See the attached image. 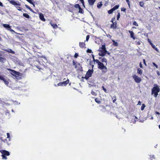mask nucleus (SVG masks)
<instances>
[{
  "instance_id": "nucleus-50",
  "label": "nucleus",
  "mask_w": 160,
  "mask_h": 160,
  "mask_svg": "<svg viewBox=\"0 0 160 160\" xmlns=\"http://www.w3.org/2000/svg\"><path fill=\"white\" fill-rule=\"evenodd\" d=\"M7 138H9L10 136H9V134L8 133H7Z\"/></svg>"
},
{
  "instance_id": "nucleus-17",
  "label": "nucleus",
  "mask_w": 160,
  "mask_h": 160,
  "mask_svg": "<svg viewBox=\"0 0 160 160\" xmlns=\"http://www.w3.org/2000/svg\"><path fill=\"white\" fill-rule=\"evenodd\" d=\"M23 16L27 18H30L29 16L27 13H23Z\"/></svg>"
},
{
  "instance_id": "nucleus-6",
  "label": "nucleus",
  "mask_w": 160,
  "mask_h": 160,
  "mask_svg": "<svg viewBox=\"0 0 160 160\" xmlns=\"http://www.w3.org/2000/svg\"><path fill=\"white\" fill-rule=\"evenodd\" d=\"M98 68L100 69H107V67L104 65L101 62H100L98 64Z\"/></svg>"
},
{
  "instance_id": "nucleus-11",
  "label": "nucleus",
  "mask_w": 160,
  "mask_h": 160,
  "mask_svg": "<svg viewBox=\"0 0 160 160\" xmlns=\"http://www.w3.org/2000/svg\"><path fill=\"white\" fill-rule=\"evenodd\" d=\"M95 0H88V2L90 5H92L94 3Z\"/></svg>"
},
{
  "instance_id": "nucleus-19",
  "label": "nucleus",
  "mask_w": 160,
  "mask_h": 160,
  "mask_svg": "<svg viewBox=\"0 0 160 160\" xmlns=\"http://www.w3.org/2000/svg\"><path fill=\"white\" fill-rule=\"evenodd\" d=\"M116 28V25L114 23H113L111 25V28Z\"/></svg>"
},
{
  "instance_id": "nucleus-42",
  "label": "nucleus",
  "mask_w": 160,
  "mask_h": 160,
  "mask_svg": "<svg viewBox=\"0 0 160 160\" xmlns=\"http://www.w3.org/2000/svg\"><path fill=\"white\" fill-rule=\"evenodd\" d=\"M102 88H103V89L104 91L105 92H107V90L104 88L103 86L102 87Z\"/></svg>"
},
{
  "instance_id": "nucleus-20",
  "label": "nucleus",
  "mask_w": 160,
  "mask_h": 160,
  "mask_svg": "<svg viewBox=\"0 0 160 160\" xmlns=\"http://www.w3.org/2000/svg\"><path fill=\"white\" fill-rule=\"evenodd\" d=\"M151 45L152 46V47L153 48H154V49H155L156 51H158V49H157V48H156L155 47V46L154 45H153L152 43H151Z\"/></svg>"
},
{
  "instance_id": "nucleus-8",
  "label": "nucleus",
  "mask_w": 160,
  "mask_h": 160,
  "mask_svg": "<svg viewBox=\"0 0 160 160\" xmlns=\"http://www.w3.org/2000/svg\"><path fill=\"white\" fill-rule=\"evenodd\" d=\"M2 154L6 156H9L10 155L9 152L7 151L3 150L2 152Z\"/></svg>"
},
{
  "instance_id": "nucleus-18",
  "label": "nucleus",
  "mask_w": 160,
  "mask_h": 160,
  "mask_svg": "<svg viewBox=\"0 0 160 160\" xmlns=\"http://www.w3.org/2000/svg\"><path fill=\"white\" fill-rule=\"evenodd\" d=\"M102 4L101 2H99L98 3L97 5V7L98 8H100L102 6Z\"/></svg>"
},
{
  "instance_id": "nucleus-52",
  "label": "nucleus",
  "mask_w": 160,
  "mask_h": 160,
  "mask_svg": "<svg viewBox=\"0 0 160 160\" xmlns=\"http://www.w3.org/2000/svg\"><path fill=\"white\" fill-rule=\"evenodd\" d=\"M0 6L3 7V4L2 2H0Z\"/></svg>"
},
{
  "instance_id": "nucleus-47",
  "label": "nucleus",
  "mask_w": 160,
  "mask_h": 160,
  "mask_svg": "<svg viewBox=\"0 0 160 160\" xmlns=\"http://www.w3.org/2000/svg\"><path fill=\"white\" fill-rule=\"evenodd\" d=\"M126 0V2L128 3V6H130V2H129V0Z\"/></svg>"
},
{
  "instance_id": "nucleus-43",
  "label": "nucleus",
  "mask_w": 160,
  "mask_h": 160,
  "mask_svg": "<svg viewBox=\"0 0 160 160\" xmlns=\"http://www.w3.org/2000/svg\"><path fill=\"white\" fill-rule=\"evenodd\" d=\"M132 122L133 123H135L136 122V120L134 119H132Z\"/></svg>"
},
{
  "instance_id": "nucleus-39",
  "label": "nucleus",
  "mask_w": 160,
  "mask_h": 160,
  "mask_svg": "<svg viewBox=\"0 0 160 160\" xmlns=\"http://www.w3.org/2000/svg\"><path fill=\"white\" fill-rule=\"evenodd\" d=\"M126 10V9L124 8H121V11H122L125 12Z\"/></svg>"
},
{
  "instance_id": "nucleus-45",
  "label": "nucleus",
  "mask_w": 160,
  "mask_h": 160,
  "mask_svg": "<svg viewBox=\"0 0 160 160\" xmlns=\"http://www.w3.org/2000/svg\"><path fill=\"white\" fill-rule=\"evenodd\" d=\"M119 5H117L115 6L114 7V8H116V9H118L119 8Z\"/></svg>"
},
{
  "instance_id": "nucleus-61",
  "label": "nucleus",
  "mask_w": 160,
  "mask_h": 160,
  "mask_svg": "<svg viewBox=\"0 0 160 160\" xmlns=\"http://www.w3.org/2000/svg\"><path fill=\"white\" fill-rule=\"evenodd\" d=\"M134 117H135V119H137V118L136 117V116H133V118H134Z\"/></svg>"
},
{
  "instance_id": "nucleus-9",
  "label": "nucleus",
  "mask_w": 160,
  "mask_h": 160,
  "mask_svg": "<svg viewBox=\"0 0 160 160\" xmlns=\"http://www.w3.org/2000/svg\"><path fill=\"white\" fill-rule=\"evenodd\" d=\"M10 2L11 4H13L14 5H20V4L18 3L17 2L13 0L10 1Z\"/></svg>"
},
{
  "instance_id": "nucleus-21",
  "label": "nucleus",
  "mask_w": 160,
  "mask_h": 160,
  "mask_svg": "<svg viewBox=\"0 0 160 160\" xmlns=\"http://www.w3.org/2000/svg\"><path fill=\"white\" fill-rule=\"evenodd\" d=\"M112 42H113V45L115 46H118V43L117 42H116L114 40H113Z\"/></svg>"
},
{
  "instance_id": "nucleus-13",
  "label": "nucleus",
  "mask_w": 160,
  "mask_h": 160,
  "mask_svg": "<svg viewBox=\"0 0 160 160\" xmlns=\"http://www.w3.org/2000/svg\"><path fill=\"white\" fill-rule=\"evenodd\" d=\"M12 73H11L13 75V74H15L16 75H19V73L17 72H16L14 70H12Z\"/></svg>"
},
{
  "instance_id": "nucleus-57",
  "label": "nucleus",
  "mask_w": 160,
  "mask_h": 160,
  "mask_svg": "<svg viewBox=\"0 0 160 160\" xmlns=\"http://www.w3.org/2000/svg\"><path fill=\"white\" fill-rule=\"evenodd\" d=\"M80 0L81 1L82 4L83 5V4H84L83 0Z\"/></svg>"
},
{
  "instance_id": "nucleus-25",
  "label": "nucleus",
  "mask_w": 160,
  "mask_h": 160,
  "mask_svg": "<svg viewBox=\"0 0 160 160\" xmlns=\"http://www.w3.org/2000/svg\"><path fill=\"white\" fill-rule=\"evenodd\" d=\"M79 12L81 13H83V10L80 7L79 8Z\"/></svg>"
},
{
  "instance_id": "nucleus-34",
  "label": "nucleus",
  "mask_w": 160,
  "mask_h": 160,
  "mask_svg": "<svg viewBox=\"0 0 160 160\" xmlns=\"http://www.w3.org/2000/svg\"><path fill=\"white\" fill-rule=\"evenodd\" d=\"M140 5L141 7H142L144 5V3L142 2H140Z\"/></svg>"
},
{
  "instance_id": "nucleus-49",
  "label": "nucleus",
  "mask_w": 160,
  "mask_h": 160,
  "mask_svg": "<svg viewBox=\"0 0 160 160\" xmlns=\"http://www.w3.org/2000/svg\"><path fill=\"white\" fill-rule=\"evenodd\" d=\"M78 56V54L77 53H75L74 55V57L75 58H77Z\"/></svg>"
},
{
  "instance_id": "nucleus-58",
  "label": "nucleus",
  "mask_w": 160,
  "mask_h": 160,
  "mask_svg": "<svg viewBox=\"0 0 160 160\" xmlns=\"http://www.w3.org/2000/svg\"><path fill=\"white\" fill-rule=\"evenodd\" d=\"M138 105H141V102L140 101H139L138 102Z\"/></svg>"
},
{
  "instance_id": "nucleus-62",
  "label": "nucleus",
  "mask_w": 160,
  "mask_h": 160,
  "mask_svg": "<svg viewBox=\"0 0 160 160\" xmlns=\"http://www.w3.org/2000/svg\"><path fill=\"white\" fill-rule=\"evenodd\" d=\"M33 6H34V7H35V5L34 4L33 2H32V4Z\"/></svg>"
},
{
  "instance_id": "nucleus-30",
  "label": "nucleus",
  "mask_w": 160,
  "mask_h": 160,
  "mask_svg": "<svg viewBox=\"0 0 160 160\" xmlns=\"http://www.w3.org/2000/svg\"><path fill=\"white\" fill-rule=\"evenodd\" d=\"M113 12V11L112 9L110 10H109L108 11V12L109 14H111V13H112Z\"/></svg>"
},
{
  "instance_id": "nucleus-40",
  "label": "nucleus",
  "mask_w": 160,
  "mask_h": 160,
  "mask_svg": "<svg viewBox=\"0 0 160 160\" xmlns=\"http://www.w3.org/2000/svg\"><path fill=\"white\" fill-rule=\"evenodd\" d=\"M112 99H113V102H115L116 101V97L112 98Z\"/></svg>"
},
{
  "instance_id": "nucleus-10",
  "label": "nucleus",
  "mask_w": 160,
  "mask_h": 160,
  "mask_svg": "<svg viewBox=\"0 0 160 160\" xmlns=\"http://www.w3.org/2000/svg\"><path fill=\"white\" fill-rule=\"evenodd\" d=\"M129 32L130 34L131 37L133 39H135V37L134 36V33L132 32V31H129Z\"/></svg>"
},
{
  "instance_id": "nucleus-14",
  "label": "nucleus",
  "mask_w": 160,
  "mask_h": 160,
  "mask_svg": "<svg viewBox=\"0 0 160 160\" xmlns=\"http://www.w3.org/2000/svg\"><path fill=\"white\" fill-rule=\"evenodd\" d=\"M69 82V80H68L65 81L63 82L62 83V85H64V86H66Z\"/></svg>"
},
{
  "instance_id": "nucleus-63",
  "label": "nucleus",
  "mask_w": 160,
  "mask_h": 160,
  "mask_svg": "<svg viewBox=\"0 0 160 160\" xmlns=\"http://www.w3.org/2000/svg\"><path fill=\"white\" fill-rule=\"evenodd\" d=\"M94 93H95V92H92V94H94Z\"/></svg>"
},
{
  "instance_id": "nucleus-35",
  "label": "nucleus",
  "mask_w": 160,
  "mask_h": 160,
  "mask_svg": "<svg viewBox=\"0 0 160 160\" xmlns=\"http://www.w3.org/2000/svg\"><path fill=\"white\" fill-rule=\"evenodd\" d=\"M152 64H153V65L155 66L156 68H158V66H157V65L154 62H152Z\"/></svg>"
},
{
  "instance_id": "nucleus-46",
  "label": "nucleus",
  "mask_w": 160,
  "mask_h": 160,
  "mask_svg": "<svg viewBox=\"0 0 160 160\" xmlns=\"http://www.w3.org/2000/svg\"><path fill=\"white\" fill-rule=\"evenodd\" d=\"M89 38V35H87L86 37V40L87 41Z\"/></svg>"
},
{
  "instance_id": "nucleus-28",
  "label": "nucleus",
  "mask_w": 160,
  "mask_h": 160,
  "mask_svg": "<svg viewBox=\"0 0 160 160\" xmlns=\"http://www.w3.org/2000/svg\"><path fill=\"white\" fill-rule=\"evenodd\" d=\"M145 106L144 104H142V105L141 107V110L142 111L144 109V108L145 107Z\"/></svg>"
},
{
  "instance_id": "nucleus-16",
  "label": "nucleus",
  "mask_w": 160,
  "mask_h": 160,
  "mask_svg": "<svg viewBox=\"0 0 160 160\" xmlns=\"http://www.w3.org/2000/svg\"><path fill=\"white\" fill-rule=\"evenodd\" d=\"M137 73L139 74H142V71L141 69L140 68H138V69L137 70Z\"/></svg>"
},
{
  "instance_id": "nucleus-36",
  "label": "nucleus",
  "mask_w": 160,
  "mask_h": 160,
  "mask_svg": "<svg viewBox=\"0 0 160 160\" xmlns=\"http://www.w3.org/2000/svg\"><path fill=\"white\" fill-rule=\"evenodd\" d=\"M133 24L134 25L136 26H138V24L135 21L133 22Z\"/></svg>"
},
{
  "instance_id": "nucleus-64",
  "label": "nucleus",
  "mask_w": 160,
  "mask_h": 160,
  "mask_svg": "<svg viewBox=\"0 0 160 160\" xmlns=\"http://www.w3.org/2000/svg\"><path fill=\"white\" fill-rule=\"evenodd\" d=\"M111 22H112L113 23V19H112V20H111Z\"/></svg>"
},
{
  "instance_id": "nucleus-54",
  "label": "nucleus",
  "mask_w": 160,
  "mask_h": 160,
  "mask_svg": "<svg viewBox=\"0 0 160 160\" xmlns=\"http://www.w3.org/2000/svg\"><path fill=\"white\" fill-rule=\"evenodd\" d=\"M155 113L156 114H158V115H159L160 114V113L158 112H157V111L155 112Z\"/></svg>"
},
{
  "instance_id": "nucleus-31",
  "label": "nucleus",
  "mask_w": 160,
  "mask_h": 160,
  "mask_svg": "<svg viewBox=\"0 0 160 160\" xmlns=\"http://www.w3.org/2000/svg\"><path fill=\"white\" fill-rule=\"evenodd\" d=\"M95 101H96V102L98 103H99L101 102L99 100H98L97 98H96L95 99Z\"/></svg>"
},
{
  "instance_id": "nucleus-33",
  "label": "nucleus",
  "mask_w": 160,
  "mask_h": 160,
  "mask_svg": "<svg viewBox=\"0 0 160 160\" xmlns=\"http://www.w3.org/2000/svg\"><path fill=\"white\" fill-rule=\"evenodd\" d=\"M3 81H4L5 84L6 85H8V84L9 82H8V81L5 80V79H4V80H3Z\"/></svg>"
},
{
  "instance_id": "nucleus-59",
  "label": "nucleus",
  "mask_w": 160,
  "mask_h": 160,
  "mask_svg": "<svg viewBox=\"0 0 160 160\" xmlns=\"http://www.w3.org/2000/svg\"><path fill=\"white\" fill-rule=\"evenodd\" d=\"M112 9L113 10V11L115 10H116V8H115L114 7V8H112Z\"/></svg>"
},
{
  "instance_id": "nucleus-26",
  "label": "nucleus",
  "mask_w": 160,
  "mask_h": 160,
  "mask_svg": "<svg viewBox=\"0 0 160 160\" xmlns=\"http://www.w3.org/2000/svg\"><path fill=\"white\" fill-rule=\"evenodd\" d=\"M25 7L28 8L32 12H34L31 9V8H30V7H29L27 5H25Z\"/></svg>"
},
{
  "instance_id": "nucleus-7",
  "label": "nucleus",
  "mask_w": 160,
  "mask_h": 160,
  "mask_svg": "<svg viewBox=\"0 0 160 160\" xmlns=\"http://www.w3.org/2000/svg\"><path fill=\"white\" fill-rule=\"evenodd\" d=\"M39 17L41 20L42 21H45V19L44 18L43 15L42 13L39 14Z\"/></svg>"
},
{
  "instance_id": "nucleus-41",
  "label": "nucleus",
  "mask_w": 160,
  "mask_h": 160,
  "mask_svg": "<svg viewBox=\"0 0 160 160\" xmlns=\"http://www.w3.org/2000/svg\"><path fill=\"white\" fill-rule=\"evenodd\" d=\"M27 1L29 2L31 4H32V0H26Z\"/></svg>"
},
{
  "instance_id": "nucleus-32",
  "label": "nucleus",
  "mask_w": 160,
  "mask_h": 160,
  "mask_svg": "<svg viewBox=\"0 0 160 160\" xmlns=\"http://www.w3.org/2000/svg\"><path fill=\"white\" fill-rule=\"evenodd\" d=\"M1 55L0 54V61L3 62L4 60V58L1 57Z\"/></svg>"
},
{
  "instance_id": "nucleus-37",
  "label": "nucleus",
  "mask_w": 160,
  "mask_h": 160,
  "mask_svg": "<svg viewBox=\"0 0 160 160\" xmlns=\"http://www.w3.org/2000/svg\"><path fill=\"white\" fill-rule=\"evenodd\" d=\"M0 79L1 80H4V78L3 77V76H0Z\"/></svg>"
},
{
  "instance_id": "nucleus-12",
  "label": "nucleus",
  "mask_w": 160,
  "mask_h": 160,
  "mask_svg": "<svg viewBox=\"0 0 160 160\" xmlns=\"http://www.w3.org/2000/svg\"><path fill=\"white\" fill-rule=\"evenodd\" d=\"M5 51L14 54L15 53L11 49H6L5 50Z\"/></svg>"
},
{
  "instance_id": "nucleus-22",
  "label": "nucleus",
  "mask_w": 160,
  "mask_h": 160,
  "mask_svg": "<svg viewBox=\"0 0 160 160\" xmlns=\"http://www.w3.org/2000/svg\"><path fill=\"white\" fill-rule=\"evenodd\" d=\"M102 62H105L106 63V65H107V60L105 58H103L102 59Z\"/></svg>"
},
{
  "instance_id": "nucleus-23",
  "label": "nucleus",
  "mask_w": 160,
  "mask_h": 160,
  "mask_svg": "<svg viewBox=\"0 0 160 160\" xmlns=\"http://www.w3.org/2000/svg\"><path fill=\"white\" fill-rule=\"evenodd\" d=\"M93 58L94 59V62H96L97 63H98V64L99 63H100V62L98 60V59H96V60H95L94 59V57L93 56Z\"/></svg>"
},
{
  "instance_id": "nucleus-44",
  "label": "nucleus",
  "mask_w": 160,
  "mask_h": 160,
  "mask_svg": "<svg viewBox=\"0 0 160 160\" xmlns=\"http://www.w3.org/2000/svg\"><path fill=\"white\" fill-rule=\"evenodd\" d=\"M120 14L119 13H118V14L117 15V20H118L119 18H120Z\"/></svg>"
},
{
  "instance_id": "nucleus-51",
  "label": "nucleus",
  "mask_w": 160,
  "mask_h": 160,
  "mask_svg": "<svg viewBox=\"0 0 160 160\" xmlns=\"http://www.w3.org/2000/svg\"><path fill=\"white\" fill-rule=\"evenodd\" d=\"M137 44L138 45H140V44H141V42H139V41L137 42Z\"/></svg>"
},
{
  "instance_id": "nucleus-29",
  "label": "nucleus",
  "mask_w": 160,
  "mask_h": 160,
  "mask_svg": "<svg viewBox=\"0 0 160 160\" xmlns=\"http://www.w3.org/2000/svg\"><path fill=\"white\" fill-rule=\"evenodd\" d=\"M74 7L76 8H79L80 7V6L79 4H76L74 5Z\"/></svg>"
},
{
  "instance_id": "nucleus-38",
  "label": "nucleus",
  "mask_w": 160,
  "mask_h": 160,
  "mask_svg": "<svg viewBox=\"0 0 160 160\" xmlns=\"http://www.w3.org/2000/svg\"><path fill=\"white\" fill-rule=\"evenodd\" d=\"M87 52L88 53H91L92 52V50L91 49H88V50L87 51Z\"/></svg>"
},
{
  "instance_id": "nucleus-5",
  "label": "nucleus",
  "mask_w": 160,
  "mask_h": 160,
  "mask_svg": "<svg viewBox=\"0 0 160 160\" xmlns=\"http://www.w3.org/2000/svg\"><path fill=\"white\" fill-rule=\"evenodd\" d=\"M3 26L5 28L7 29L8 30H9L11 32H12L15 33H17L16 32H15L14 30H12L11 28V26L9 25L3 24Z\"/></svg>"
},
{
  "instance_id": "nucleus-27",
  "label": "nucleus",
  "mask_w": 160,
  "mask_h": 160,
  "mask_svg": "<svg viewBox=\"0 0 160 160\" xmlns=\"http://www.w3.org/2000/svg\"><path fill=\"white\" fill-rule=\"evenodd\" d=\"M2 159H4L6 160L7 159V158L6 155H4L2 154Z\"/></svg>"
},
{
  "instance_id": "nucleus-56",
  "label": "nucleus",
  "mask_w": 160,
  "mask_h": 160,
  "mask_svg": "<svg viewBox=\"0 0 160 160\" xmlns=\"http://www.w3.org/2000/svg\"><path fill=\"white\" fill-rule=\"evenodd\" d=\"M140 67L141 68H142V65L141 63H140Z\"/></svg>"
},
{
  "instance_id": "nucleus-3",
  "label": "nucleus",
  "mask_w": 160,
  "mask_h": 160,
  "mask_svg": "<svg viewBox=\"0 0 160 160\" xmlns=\"http://www.w3.org/2000/svg\"><path fill=\"white\" fill-rule=\"evenodd\" d=\"M132 78L134 79L135 82L138 83L140 82L142 80V79L140 78L136 75H134L132 76Z\"/></svg>"
},
{
  "instance_id": "nucleus-53",
  "label": "nucleus",
  "mask_w": 160,
  "mask_h": 160,
  "mask_svg": "<svg viewBox=\"0 0 160 160\" xmlns=\"http://www.w3.org/2000/svg\"><path fill=\"white\" fill-rule=\"evenodd\" d=\"M148 42H149L151 44V43H151V40H150V39H148Z\"/></svg>"
},
{
  "instance_id": "nucleus-24",
  "label": "nucleus",
  "mask_w": 160,
  "mask_h": 160,
  "mask_svg": "<svg viewBox=\"0 0 160 160\" xmlns=\"http://www.w3.org/2000/svg\"><path fill=\"white\" fill-rule=\"evenodd\" d=\"M51 24L54 28H56L58 27L57 25L56 24H53L52 23H51Z\"/></svg>"
},
{
  "instance_id": "nucleus-48",
  "label": "nucleus",
  "mask_w": 160,
  "mask_h": 160,
  "mask_svg": "<svg viewBox=\"0 0 160 160\" xmlns=\"http://www.w3.org/2000/svg\"><path fill=\"white\" fill-rule=\"evenodd\" d=\"M58 85L59 86H62L63 85L62 84V83L61 82L59 83L58 84Z\"/></svg>"
},
{
  "instance_id": "nucleus-2",
  "label": "nucleus",
  "mask_w": 160,
  "mask_h": 160,
  "mask_svg": "<svg viewBox=\"0 0 160 160\" xmlns=\"http://www.w3.org/2000/svg\"><path fill=\"white\" fill-rule=\"evenodd\" d=\"M107 52L106 50L105 45H103L102 46L101 50L99 51L98 54L100 56H103L105 55Z\"/></svg>"
},
{
  "instance_id": "nucleus-4",
  "label": "nucleus",
  "mask_w": 160,
  "mask_h": 160,
  "mask_svg": "<svg viewBox=\"0 0 160 160\" xmlns=\"http://www.w3.org/2000/svg\"><path fill=\"white\" fill-rule=\"evenodd\" d=\"M92 73V71L90 69L87 72L86 76L84 77V78L86 79H88V78L91 76ZM82 78H83L84 77H82Z\"/></svg>"
},
{
  "instance_id": "nucleus-60",
  "label": "nucleus",
  "mask_w": 160,
  "mask_h": 160,
  "mask_svg": "<svg viewBox=\"0 0 160 160\" xmlns=\"http://www.w3.org/2000/svg\"><path fill=\"white\" fill-rule=\"evenodd\" d=\"M157 74L158 76L160 75V73L159 72H158Z\"/></svg>"
},
{
  "instance_id": "nucleus-55",
  "label": "nucleus",
  "mask_w": 160,
  "mask_h": 160,
  "mask_svg": "<svg viewBox=\"0 0 160 160\" xmlns=\"http://www.w3.org/2000/svg\"><path fill=\"white\" fill-rule=\"evenodd\" d=\"M143 62H144V63L146 65V62H145V59H143Z\"/></svg>"
},
{
  "instance_id": "nucleus-1",
  "label": "nucleus",
  "mask_w": 160,
  "mask_h": 160,
  "mask_svg": "<svg viewBox=\"0 0 160 160\" xmlns=\"http://www.w3.org/2000/svg\"><path fill=\"white\" fill-rule=\"evenodd\" d=\"M160 89L158 86L154 87L152 90V94H154L155 97H156L158 95V93L160 92Z\"/></svg>"
},
{
  "instance_id": "nucleus-15",
  "label": "nucleus",
  "mask_w": 160,
  "mask_h": 160,
  "mask_svg": "<svg viewBox=\"0 0 160 160\" xmlns=\"http://www.w3.org/2000/svg\"><path fill=\"white\" fill-rule=\"evenodd\" d=\"M85 44L83 42H80L79 46L81 48H84L85 46Z\"/></svg>"
}]
</instances>
